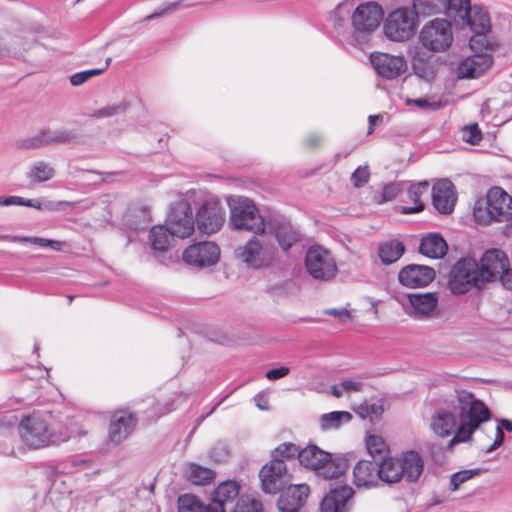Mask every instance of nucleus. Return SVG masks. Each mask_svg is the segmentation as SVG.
<instances>
[{
	"instance_id": "24",
	"label": "nucleus",
	"mask_w": 512,
	"mask_h": 512,
	"mask_svg": "<svg viewBox=\"0 0 512 512\" xmlns=\"http://www.w3.org/2000/svg\"><path fill=\"white\" fill-rule=\"evenodd\" d=\"M353 483L357 487L371 488L379 484L378 462L360 460L353 468Z\"/></svg>"
},
{
	"instance_id": "9",
	"label": "nucleus",
	"mask_w": 512,
	"mask_h": 512,
	"mask_svg": "<svg viewBox=\"0 0 512 512\" xmlns=\"http://www.w3.org/2000/svg\"><path fill=\"white\" fill-rule=\"evenodd\" d=\"M230 221L235 229L247 230L256 235L265 232V222L254 203L241 196L228 199Z\"/></svg>"
},
{
	"instance_id": "63",
	"label": "nucleus",
	"mask_w": 512,
	"mask_h": 512,
	"mask_svg": "<svg viewBox=\"0 0 512 512\" xmlns=\"http://www.w3.org/2000/svg\"><path fill=\"white\" fill-rule=\"evenodd\" d=\"M357 413L359 414V416L361 418H363V419L370 418V420L373 421V417L370 416L369 406L368 405H361L358 408Z\"/></svg>"
},
{
	"instance_id": "49",
	"label": "nucleus",
	"mask_w": 512,
	"mask_h": 512,
	"mask_svg": "<svg viewBox=\"0 0 512 512\" xmlns=\"http://www.w3.org/2000/svg\"><path fill=\"white\" fill-rule=\"evenodd\" d=\"M478 469L464 470L454 473L450 478V488L452 491H456L461 484L478 475Z\"/></svg>"
},
{
	"instance_id": "25",
	"label": "nucleus",
	"mask_w": 512,
	"mask_h": 512,
	"mask_svg": "<svg viewBox=\"0 0 512 512\" xmlns=\"http://www.w3.org/2000/svg\"><path fill=\"white\" fill-rule=\"evenodd\" d=\"M354 491L348 485H342L330 491L321 502V512H346Z\"/></svg>"
},
{
	"instance_id": "44",
	"label": "nucleus",
	"mask_w": 512,
	"mask_h": 512,
	"mask_svg": "<svg viewBox=\"0 0 512 512\" xmlns=\"http://www.w3.org/2000/svg\"><path fill=\"white\" fill-rule=\"evenodd\" d=\"M230 512H263L262 503L248 495H242Z\"/></svg>"
},
{
	"instance_id": "41",
	"label": "nucleus",
	"mask_w": 512,
	"mask_h": 512,
	"mask_svg": "<svg viewBox=\"0 0 512 512\" xmlns=\"http://www.w3.org/2000/svg\"><path fill=\"white\" fill-rule=\"evenodd\" d=\"M468 25L478 35L487 33L491 28L490 18L486 11L478 10L468 15Z\"/></svg>"
},
{
	"instance_id": "47",
	"label": "nucleus",
	"mask_w": 512,
	"mask_h": 512,
	"mask_svg": "<svg viewBox=\"0 0 512 512\" xmlns=\"http://www.w3.org/2000/svg\"><path fill=\"white\" fill-rule=\"evenodd\" d=\"M462 140L471 145H477L482 140V132L478 125H467L462 129Z\"/></svg>"
},
{
	"instance_id": "15",
	"label": "nucleus",
	"mask_w": 512,
	"mask_h": 512,
	"mask_svg": "<svg viewBox=\"0 0 512 512\" xmlns=\"http://www.w3.org/2000/svg\"><path fill=\"white\" fill-rule=\"evenodd\" d=\"M240 489L236 481L221 482L211 493V512H230L242 496Z\"/></svg>"
},
{
	"instance_id": "34",
	"label": "nucleus",
	"mask_w": 512,
	"mask_h": 512,
	"mask_svg": "<svg viewBox=\"0 0 512 512\" xmlns=\"http://www.w3.org/2000/svg\"><path fill=\"white\" fill-rule=\"evenodd\" d=\"M173 237H175V235H173L167 225L153 226L149 233L152 248L159 252H164L170 247Z\"/></svg>"
},
{
	"instance_id": "48",
	"label": "nucleus",
	"mask_w": 512,
	"mask_h": 512,
	"mask_svg": "<svg viewBox=\"0 0 512 512\" xmlns=\"http://www.w3.org/2000/svg\"><path fill=\"white\" fill-rule=\"evenodd\" d=\"M300 452L301 450H299L295 444L283 443L275 449L273 458H279L283 461L284 459H290L296 456L299 458Z\"/></svg>"
},
{
	"instance_id": "55",
	"label": "nucleus",
	"mask_w": 512,
	"mask_h": 512,
	"mask_svg": "<svg viewBox=\"0 0 512 512\" xmlns=\"http://www.w3.org/2000/svg\"><path fill=\"white\" fill-rule=\"evenodd\" d=\"M341 383L345 392H357L363 386V383L358 378L344 379Z\"/></svg>"
},
{
	"instance_id": "57",
	"label": "nucleus",
	"mask_w": 512,
	"mask_h": 512,
	"mask_svg": "<svg viewBox=\"0 0 512 512\" xmlns=\"http://www.w3.org/2000/svg\"><path fill=\"white\" fill-rule=\"evenodd\" d=\"M289 373V368L287 367H280V368H276V369H271L269 371L266 372V377L271 380V381H274V380H277V379H280V378H283L285 376H287Z\"/></svg>"
},
{
	"instance_id": "7",
	"label": "nucleus",
	"mask_w": 512,
	"mask_h": 512,
	"mask_svg": "<svg viewBox=\"0 0 512 512\" xmlns=\"http://www.w3.org/2000/svg\"><path fill=\"white\" fill-rule=\"evenodd\" d=\"M299 462L305 468L316 472L318 476L327 480L338 479L346 470L343 460L333 459L329 452L316 445H308L303 448L299 454Z\"/></svg>"
},
{
	"instance_id": "36",
	"label": "nucleus",
	"mask_w": 512,
	"mask_h": 512,
	"mask_svg": "<svg viewBox=\"0 0 512 512\" xmlns=\"http://www.w3.org/2000/svg\"><path fill=\"white\" fill-rule=\"evenodd\" d=\"M352 415L347 411H333L325 413L319 418V426L322 431L337 430L351 421Z\"/></svg>"
},
{
	"instance_id": "35",
	"label": "nucleus",
	"mask_w": 512,
	"mask_h": 512,
	"mask_svg": "<svg viewBox=\"0 0 512 512\" xmlns=\"http://www.w3.org/2000/svg\"><path fill=\"white\" fill-rule=\"evenodd\" d=\"M351 6L352 5L350 0L342 2L335 8L331 16L332 25L336 30L337 34L341 37V41L344 43L345 37L349 35L350 32L346 30L347 23L345 16L350 14L352 8Z\"/></svg>"
},
{
	"instance_id": "45",
	"label": "nucleus",
	"mask_w": 512,
	"mask_h": 512,
	"mask_svg": "<svg viewBox=\"0 0 512 512\" xmlns=\"http://www.w3.org/2000/svg\"><path fill=\"white\" fill-rule=\"evenodd\" d=\"M127 109V104L125 102H120L118 104L108 105L103 108H100L92 113V117L94 118H107L120 113L125 112Z\"/></svg>"
},
{
	"instance_id": "3",
	"label": "nucleus",
	"mask_w": 512,
	"mask_h": 512,
	"mask_svg": "<svg viewBox=\"0 0 512 512\" xmlns=\"http://www.w3.org/2000/svg\"><path fill=\"white\" fill-rule=\"evenodd\" d=\"M451 405L452 409L459 414L460 421L457 434L451 439L449 446L469 441L473 432L491 417L487 406L471 392L465 390L456 391Z\"/></svg>"
},
{
	"instance_id": "11",
	"label": "nucleus",
	"mask_w": 512,
	"mask_h": 512,
	"mask_svg": "<svg viewBox=\"0 0 512 512\" xmlns=\"http://www.w3.org/2000/svg\"><path fill=\"white\" fill-rule=\"evenodd\" d=\"M484 284L480 277L478 262L473 258H462L451 269L449 287L453 294H464L473 287Z\"/></svg>"
},
{
	"instance_id": "46",
	"label": "nucleus",
	"mask_w": 512,
	"mask_h": 512,
	"mask_svg": "<svg viewBox=\"0 0 512 512\" xmlns=\"http://www.w3.org/2000/svg\"><path fill=\"white\" fill-rule=\"evenodd\" d=\"M76 205H77L76 202L44 200L41 202V211H47V212L66 211V210L74 209L76 207Z\"/></svg>"
},
{
	"instance_id": "4",
	"label": "nucleus",
	"mask_w": 512,
	"mask_h": 512,
	"mask_svg": "<svg viewBox=\"0 0 512 512\" xmlns=\"http://www.w3.org/2000/svg\"><path fill=\"white\" fill-rule=\"evenodd\" d=\"M383 16L384 11L379 3L369 1L359 4L351 13V30L345 37V44L360 50L368 48Z\"/></svg>"
},
{
	"instance_id": "16",
	"label": "nucleus",
	"mask_w": 512,
	"mask_h": 512,
	"mask_svg": "<svg viewBox=\"0 0 512 512\" xmlns=\"http://www.w3.org/2000/svg\"><path fill=\"white\" fill-rule=\"evenodd\" d=\"M370 62L382 78L392 80L406 71L407 64L403 56L374 52L370 54Z\"/></svg>"
},
{
	"instance_id": "50",
	"label": "nucleus",
	"mask_w": 512,
	"mask_h": 512,
	"mask_svg": "<svg viewBox=\"0 0 512 512\" xmlns=\"http://www.w3.org/2000/svg\"><path fill=\"white\" fill-rule=\"evenodd\" d=\"M409 104L415 105L423 110L436 111L443 107V104L440 100L435 98H417L408 101Z\"/></svg>"
},
{
	"instance_id": "29",
	"label": "nucleus",
	"mask_w": 512,
	"mask_h": 512,
	"mask_svg": "<svg viewBox=\"0 0 512 512\" xmlns=\"http://www.w3.org/2000/svg\"><path fill=\"white\" fill-rule=\"evenodd\" d=\"M269 231L274 235L283 251H288L301 239L299 232L286 221L275 220L269 223Z\"/></svg>"
},
{
	"instance_id": "13",
	"label": "nucleus",
	"mask_w": 512,
	"mask_h": 512,
	"mask_svg": "<svg viewBox=\"0 0 512 512\" xmlns=\"http://www.w3.org/2000/svg\"><path fill=\"white\" fill-rule=\"evenodd\" d=\"M509 266V258L502 250L492 248L485 251L478 263L482 282L501 280Z\"/></svg>"
},
{
	"instance_id": "6",
	"label": "nucleus",
	"mask_w": 512,
	"mask_h": 512,
	"mask_svg": "<svg viewBox=\"0 0 512 512\" xmlns=\"http://www.w3.org/2000/svg\"><path fill=\"white\" fill-rule=\"evenodd\" d=\"M199 198L196 191H189L171 205L166 225L175 237L185 239L193 234L195 219L192 205H197Z\"/></svg>"
},
{
	"instance_id": "10",
	"label": "nucleus",
	"mask_w": 512,
	"mask_h": 512,
	"mask_svg": "<svg viewBox=\"0 0 512 512\" xmlns=\"http://www.w3.org/2000/svg\"><path fill=\"white\" fill-rule=\"evenodd\" d=\"M308 274L318 281H330L337 275L338 267L331 252L322 246H311L305 256Z\"/></svg>"
},
{
	"instance_id": "20",
	"label": "nucleus",
	"mask_w": 512,
	"mask_h": 512,
	"mask_svg": "<svg viewBox=\"0 0 512 512\" xmlns=\"http://www.w3.org/2000/svg\"><path fill=\"white\" fill-rule=\"evenodd\" d=\"M399 281L409 288L424 287L435 278V271L429 266L411 264L399 272Z\"/></svg>"
},
{
	"instance_id": "37",
	"label": "nucleus",
	"mask_w": 512,
	"mask_h": 512,
	"mask_svg": "<svg viewBox=\"0 0 512 512\" xmlns=\"http://www.w3.org/2000/svg\"><path fill=\"white\" fill-rule=\"evenodd\" d=\"M405 247L398 240L386 241L379 246L378 255L383 264L389 265L396 262L404 253Z\"/></svg>"
},
{
	"instance_id": "21",
	"label": "nucleus",
	"mask_w": 512,
	"mask_h": 512,
	"mask_svg": "<svg viewBox=\"0 0 512 512\" xmlns=\"http://www.w3.org/2000/svg\"><path fill=\"white\" fill-rule=\"evenodd\" d=\"M432 202L439 213L450 214L456 202L453 183L447 179L437 181L432 188Z\"/></svg>"
},
{
	"instance_id": "26",
	"label": "nucleus",
	"mask_w": 512,
	"mask_h": 512,
	"mask_svg": "<svg viewBox=\"0 0 512 512\" xmlns=\"http://www.w3.org/2000/svg\"><path fill=\"white\" fill-rule=\"evenodd\" d=\"M434 433L440 437H447L451 434H457L459 422L456 418V412L445 408L438 409L431 418L430 424Z\"/></svg>"
},
{
	"instance_id": "5",
	"label": "nucleus",
	"mask_w": 512,
	"mask_h": 512,
	"mask_svg": "<svg viewBox=\"0 0 512 512\" xmlns=\"http://www.w3.org/2000/svg\"><path fill=\"white\" fill-rule=\"evenodd\" d=\"M473 215L480 224L512 220V197L502 188L492 187L486 197L475 201Z\"/></svg>"
},
{
	"instance_id": "64",
	"label": "nucleus",
	"mask_w": 512,
	"mask_h": 512,
	"mask_svg": "<svg viewBox=\"0 0 512 512\" xmlns=\"http://www.w3.org/2000/svg\"><path fill=\"white\" fill-rule=\"evenodd\" d=\"M41 202L37 199H24L23 206L32 207L41 211Z\"/></svg>"
},
{
	"instance_id": "38",
	"label": "nucleus",
	"mask_w": 512,
	"mask_h": 512,
	"mask_svg": "<svg viewBox=\"0 0 512 512\" xmlns=\"http://www.w3.org/2000/svg\"><path fill=\"white\" fill-rule=\"evenodd\" d=\"M366 447L369 455L376 462H380L389 456V448L380 435H368L366 438Z\"/></svg>"
},
{
	"instance_id": "33",
	"label": "nucleus",
	"mask_w": 512,
	"mask_h": 512,
	"mask_svg": "<svg viewBox=\"0 0 512 512\" xmlns=\"http://www.w3.org/2000/svg\"><path fill=\"white\" fill-rule=\"evenodd\" d=\"M428 181H422L417 184L411 185L407 190V195L410 201L413 203L412 206H403L401 208L402 214H411L420 212L424 208V204L421 200L422 196L428 191Z\"/></svg>"
},
{
	"instance_id": "1",
	"label": "nucleus",
	"mask_w": 512,
	"mask_h": 512,
	"mask_svg": "<svg viewBox=\"0 0 512 512\" xmlns=\"http://www.w3.org/2000/svg\"><path fill=\"white\" fill-rule=\"evenodd\" d=\"M51 411L34 412L22 418L18 425L21 441L30 449H41L67 441L80 433L72 418Z\"/></svg>"
},
{
	"instance_id": "23",
	"label": "nucleus",
	"mask_w": 512,
	"mask_h": 512,
	"mask_svg": "<svg viewBox=\"0 0 512 512\" xmlns=\"http://www.w3.org/2000/svg\"><path fill=\"white\" fill-rule=\"evenodd\" d=\"M406 300L412 309L409 314L417 319L429 317L438 304L435 293H411L406 296Z\"/></svg>"
},
{
	"instance_id": "19",
	"label": "nucleus",
	"mask_w": 512,
	"mask_h": 512,
	"mask_svg": "<svg viewBox=\"0 0 512 512\" xmlns=\"http://www.w3.org/2000/svg\"><path fill=\"white\" fill-rule=\"evenodd\" d=\"M493 64L491 54L482 53L466 57L458 64L456 75L459 79H475L482 76Z\"/></svg>"
},
{
	"instance_id": "27",
	"label": "nucleus",
	"mask_w": 512,
	"mask_h": 512,
	"mask_svg": "<svg viewBox=\"0 0 512 512\" xmlns=\"http://www.w3.org/2000/svg\"><path fill=\"white\" fill-rule=\"evenodd\" d=\"M135 422L131 413L124 411L115 413L109 428V440L115 444L124 440L133 430Z\"/></svg>"
},
{
	"instance_id": "31",
	"label": "nucleus",
	"mask_w": 512,
	"mask_h": 512,
	"mask_svg": "<svg viewBox=\"0 0 512 512\" xmlns=\"http://www.w3.org/2000/svg\"><path fill=\"white\" fill-rule=\"evenodd\" d=\"M419 251L424 256L438 259L442 258L447 251L445 240L438 234H429L423 237L419 246Z\"/></svg>"
},
{
	"instance_id": "51",
	"label": "nucleus",
	"mask_w": 512,
	"mask_h": 512,
	"mask_svg": "<svg viewBox=\"0 0 512 512\" xmlns=\"http://www.w3.org/2000/svg\"><path fill=\"white\" fill-rule=\"evenodd\" d=\"M104 72V69H90L75 73L70 76V83L73 86H80L87 82L90 78L100 75Z\"/></svg>"
},
{
	"instance_id": "54",
	"label": "nucleus",
	"mask_w": 512,
	"mask_h": 512,
	"mask_svg": "<svg viewBox=\"0 0 512 512\" xmlns=\"http://www.w3.org/2000/svg\"><path fill=\"white\" fill-rule=\"evenodd\" d=\"M494 434H495V438H494V442L488 446L487 448L484 449V451L486 453H490L494 450H496L498 447H500L504 441V432L503 430L499 427V426H496L494 428Z\"/></svg>"
},
{
	"instance_id": "30",
	"label": "nucleus",
	"mask_w": 512,
	"mask_h": 512,
	"mask_svg": "<svg viewBox=\"0 0 512 512\" xmlns=\"http://www.w3.org/2000/svg\"><path fill=\"white\" fill-rule=\"evenodd\" d=\"M73 138V135L64 129L42 130L35 138L30 141L27 147L37 148L45 145L66 143Z\"/></svg>"
},
{
	"instance_id": "22",
	"label": "nucleus",
	"mask_w": 512,
	"mask_h": 512,
	"mask_svg": "<svg viewBox=\"0 0 512 512\" xmlns=\"http://www.w3.org/2000/svg\"><path fill=\"white\" fill-rule=\"evenodd\" d=\"M310 493L307 484L290 485L280 496L278 508L281 512H298Z\"/></svg>"
},
{
	"instance_id": "14",
	"label": "nucleus",
	"mask_w": 512,
	"mask_h": 512,
	"mask_svg": "<svg viewBox=\"0 0 512 512\" xmlns=\"http://www.w3.org/2000/svg\"><path fill=\"white\" fill-rule=\"evenodd\" d=\"M220 257V249L210 241L191 244L182 254L183 261L191 266L204 268L216 264Z\"/></svg>"
},
{
	"instance_id": "59",
	"label": "nucleus",
	"mask_w": 512,
	"mask_h": 512,
	"mask_svg": "<svg viewBox=\"0 0 512 512\" xmlns=\"http://www.w3.org/2000/svg\"><path fill=\"white\" fill-rule=\"evenodd\" d=\"M326 314L339 318L341 321H347L350 319V314L346 309H329Z\"/></svg>"
},
{
	"instance_id": "18",
	"label": "nucleus",
	"mask_w": 512,
	"mask_h": 512,
	"mask_svg": "<svg viewBox=\"0 0 512 512\" xmlns=\"http://www.w3.org/2000/svg\"><path fill=\"white\" fill-rule=\"evenodd\" d=\"M286 471L287 467L282 459L273 458L265 464L259 472L262 490L269 494L280 491Z\"/></svg>"
},
{
	"instance_id": "42",
	"label": "nucleus",
	"mask_w": 512,
	"mask_h": 512,
	"mask_svg": "<svg viewBox=\"0 0 512 512\" xmlns=\"http://www.w3.org/2000/svg\"><path fill=\"white\" fill-rule=\"evenodd\" d=\"M178 512H211V505L203 504L195 495L184 494L178 499Z\"/></svg>"
},
{
	"instance_id": "17",
	"label": "nucleus",
	"mask_w": 512,
	"mask_h": 512,
	"mask_svg": "<svg viewBox=\"0 0 512 512\" xmlns=\"http://www.w3.org/2000/svg\"><path fill=\"white\" fill-rule=\"evenodd\" d=\"M235 256L252 268H262L270 262L267 250L264 249L260 240L255 237L239 245L235 250Z\"/></svg>"
},
{
	"instance_id": "58",
	"label": "nucleus",
	"mask_w": 512,
	"mask_h": 512,
	"mask_svg": "<svg viewBox=\"0 0 512 512\" xmlns=\"http://www.w3.org/2000/svg\"><path fill=\"white\" fill-rule=\"evenodd\" d=\"M24 198L20 196H8L4 198H0V206H10V205H17V206H23Z\"/></svg>"
},
{
	"instance_id": "39",
	"label": "nucleus",
	"mask_w": 512,
	"mask_h": 512,
	"mask_svg": "<svg viewBox=\"0 0 512 512\" xmlns=\"http://www.w3.org/2000/svg\"><path fill=\"white\" fill-rule=\"evenodd\" d=\"M1 241H9V242H25L31 243L34 245H38L40 247H49L52 250L59 251L61 250L62 244L56 240L45 239L41 237H27V236H19V235H0Z\"/></svg>"
},
{
	"instance_id": "32",
	"label": "nucleus",
	"mask_w": 512,
	"mask_h": 512,
	"mask_svg": "<svg viewBox=\"0 0 512 512\" xmlns=\"http://www.w3.org/2000/svg\"><path fill=\"white\" fill-rule=\"evenodd\" d=\"M399 460L390 456L378 462L379 482L388 484L397 483L402 480Z\"/></svg>"
},
{
	"instance_id": "8",
	"label": "nucleus",
	"mask_w": 512,
	"mask_h": 512,
	"mask_svg": "<svg viewBox=\"0 0 512 512\" xmlns=\"http://www.w3.org/2000/svg\"><path fill=\"white\" fill-rule=\"evenodd\" d=\"M418 24L419 16L414 8L400 7L384 19L383 33L392 42H406L416 34Z\"/></svg>"
},
{
	"instance_id": "52",
	"label": "nucleus",
	"mask_w": 512,
	"mask_h": 512,
	"mask_svg": "<svg viewBox=\"0 0 512 512\" xmlns=\"http://www.w3.org/2000/svg\"><path fill=\"white\" fill-rule=\"evenodd\" d=\"M369 170L368 166H360L358 167L351 176V181L354 186L361 187L369 180Z\"/></svg>"
},
{
	"instance_id": "53",
	"label": "nucleus",
	"mask_w": 512,
	"mask_h": 512,
	"mask_svg": "<svg viewBox=\"0 0 512 512\" xmlns=\"http://www.w3.org/2000/svg\"><path fill=\"white\" fill-rule=\"evenodd\" d=\"M448 7L461 16L468 15L471 10L469 0H448Z\"/></svg>"
},
{
	"instance_id": "28",
	"label": "nucleus",
	"mask_w": 512,
	"mask_h": 512,
	"mask_svg": "<svg viewBox=\"0 0 512 512\" xmlns=\"http://www.w3.org/2000/svg\"><path fill=\"white\" fill-rule=\"evenodd\" d=\"M401 466L402 479L407 482H416L424 469V461L416 451H406L398 458Z\"/></svg>"
},
{
	"instance_id": "61",
	"label": "nucleus",
	"mask_w": 512,
	"mask_h": 512,
	"mask_svg": "<svg viewBox=\"0 0 512 512\" xmlns=\"http://www.w3.org/2000/svg\"><path fill=\"white\" fill-rule=\"evenodd\" d=\"M500 281L502 282L503 286L512 290V269H510V266L507 268Z\"/></svg>"
},
{
	"instance_id": "40",
	"label": "nucleus",
	"mask_w": 512,
	"mask_h": 512,
	"mask_svg": "<svg viewBox=\"0 0 512 512\" xmlns=\"http://www.w3.org/2000/svg\"><path fill=\"white\" fill-rule=\"evenodd\" d=\"M55 175V169L50 164L37 161L31 165L28 172V178L34 183H42L52 179Z\"/></svg>"
},
{
	"instance_id": "2",
	"label": "nucleus",
	"mask_w": 512,
	"mask_h": 512,
	"mask_svg": "<svg viewBox=\"0 0 512 512\" xmlns=\"http://www.w3.org/2000/svg\"><path fill=\"white\" fill-rule=\"evenodd\" d=\"M453 42L452 25L446 18L426 22L419 31L417 42L408 49L414 73L422 79L434 77L432 58L445 52Z\"/></svg>"
},
{
	"instance_id": "60",
	"label": "nucleus",
	"mask_w": 512,
	"mask_h": 512,
	"mask_svg": "<svg viewBox=\"0 0 512 512\" xmlns=\"http://www.w3.org/2000/svg\"><path fill=\"white\" fill-rule=\"evenodd\" d=\"M256 406L260 410H269V401L268 398L264 394H257L254 398Z\"/></svg>"
},
{
	"instance_id": "12",
	"label": "nucleus",
	"mask_w": 512,
	"mask_h": 512,
	"mask_svg": "<svg viewBox=\"0 0 512 512\" xmlns=\"http://www.w3.org/2000/svg\"><path fill=\"white\" fill-rule=\"evenodd\" d=\"M197 194L200 196L197 202L200 206L195 222L199 231L208 235L218 232L225 221L220 201L213 196L204 197L202 193L197 192Z\"/></svg>"
},
{
	"instance_id": "43",
	"label": "nucleus",
	"mask_w": 512,
	"mask_h": 512,
	"mask_svg": "<svg viewBox=\"0 0 512 512\" xmlns=\"http://www.w3.org/2000/svg\"><path fill=\"white\" fill-rule=\"evenodd\" d=\"M186 473L189 480L197 485H204L214 477L211 469L194 463L188 465Z\"/></svg>"
},
{
	"instance_id": "56",
	"label": "nucleus",
	"mask_w": 512,
	"mask_h": 512,
	"mask_svg": "<svg viewBox=\"0 0 512 512\" xmlns=\"http://www.w3.org/2000/svg\"><path fill=\"white\" fill-rule=\"evenodd\" d=\"M399 186L395 183H390L386 185L382 192V198L384 201L393 200L399 193Z\"/></svg>"
},
{
	"instance_id": "62",
	"label": "nucleus",
	"mask_w": 512,
	"mask_h": 512,
	"mask_svg": "<svg viewBox=\"0 0 512 512\" xmlns=\"http://www.w3.org/2000/svg\"><path fill=\"white\" fill-rule=\"evenodd\" d=\"M344 392L345 390L343 389L341 382L331 387V394L336 398L343 396Z\"/></svg>"
}]
</instances>
